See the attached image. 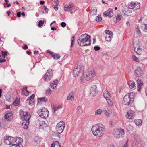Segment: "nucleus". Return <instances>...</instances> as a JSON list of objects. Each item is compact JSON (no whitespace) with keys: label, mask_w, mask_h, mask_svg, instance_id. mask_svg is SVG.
Here are the masks:
<instances>
[{"label":"nucleus","mask_w":147,"mask_h":147,"mask_svg":"<svg viewBox=\"0 0 147 147\" xmlns=\"http://www.w3.org/2000/svg\"><path fill=\"white\" fill-rule=\"evenodd\" d=\"M135 75L136 77L141 76L143 74V71L140 67H138L134 71Z\"/></svg>","instance_id":"obj_15"},{"label":"nucleus","mask_w":147,"mask_h":147,"mask_svg":"<svg viewBox=\"0 0 147 147\" xmlns=\"http://www.w3.org/2000/svg\"><path fill=\"white\" fill-rule=\"evenodd\" d=\"M27 88L26 87H25V88H24L22 91V94L26 96L28 95L29 94L27 90Z\"/></svg>","instance_id":"obj_31"},{"label":"nucleus","mask_w":147,"mask_h":147,"mask_svg":"<svg viewBox=\"0 0 147 147\" xmlns=\"http://www.w3.org/2000/svg\"><path fill=\"white\" fill-rule=\"evenodd\" d=\"M58 82V80H55L53 81L52 82H51L50 84L51 87L53 89L55 88L56 86L57 83Z\"/></svg>","instance_id":"obj_29"},{"label":"nucleus","mask_w":147,"mask_h":147,"mask_svg":"<svg viewBox=\"0 0 147 147\" xmlns=\"http://www.w3.org/2000/svg\"><path fill=\"white\" fill-rule=\"evenodd\" d=\"M21 13L20 12H17V16L18 17H20L21 16Z\"/></svg>","instance_id":"obj_62"},{"label":"nucleus","mask_w":147,"mask_h":147,"mask_svg":"<svg viewBox=\"0 0 147 147\" xmlns=\"http://www.w3.org/2000/svg\"><path fill=\"white\" fill-rule=\"evenodd\" d=\"M62 107L61 106H59L57 107H55L53 108V109L55 111H56L58 110L59 109L61 108Z\"/></svg>","instance_id":"obj_46"},{"label":"nucleus","mask_w":147,"mask_h":147,"mask_svg":"<svg viewBox=\"0 0 147 147\" xmlns=\"http://www.w3.org/2000/svg\"><path fill=\"white\" fill-rule=\"evenodd\" d=\"M44 10L45 11V13H48V9L45 6L43 7Z\"/></svg>","instance_id":"obj_53"},{"label":"nucleus","mask_w":147,"mask_h":147,"mask_svg":"<svg viewBox=\"0 0 147 147\" xmlns=\"http://www.w3.org/2000/svg\"><path fill=\"white\" fill-rule=\"evenodd\" d=\"M53 71L51 69H49L47 71L44 76V80L45 81H48L50 80L51 76L53 75Z\"/></svg>","instance_id":"obj_10"},{"label":"nucleus","mask_w":147,"mask_h":147,"mask_svg":"<svg viewBox=\"0 0 147 147\" xmlns=\"http://www.w3.org/2000/svg\"><path fill=\"white\" fill-rule=\"evenodd\" d=\"M134 49L137 55H140L142 53V51L141 49L138 46L136 47L134 46Z\"/></svg>","instance_id":"obj_21"},{"label":"nucleus","mask_w":147,"mask_h":147,"mask_svg":"<svg viewBox=\"0 0 147 147\" xmlns=\"http://www.w3.org/2000/svg\"><path fill=\"white\" fill-rule=\"evenodd\" d=\"M96 74L94 69H92L88 72H84L80 77V80L84 83L94 77Z\"/></svg>","instance_id":"obj_3"},{"label":"nucleus","mask_w":147,"mask_h":147,"mask_svg":"<svg viewBox=\"0 0 147 147\" xmlns=\"http://www.w3.org/2000/svg\"><path fill=\"white\" fill-rule=\"evenodd\" d=\"M5 118L8 121H10L12 117V112H10L7 113V114L4 115Z\"/></svg>","instance_id":"obj_23"},{"label":"nucleus","mask_w":147,"mask_h":147,"mask_svg":"<svg viewBox=\"0 0 147 147\" xmlns=\"http://www.w3.org/2000/svg\"><path fill=\"white\" fill-rule=\"evenodd\" d=\"M105 34H106V35H107V34H109V35L113 34V32L109 30H105Z\"/></svg>","instance_id":"obj_43"},{"label":"nucleus","mask_w":147,"mask_h":147,"mask_svg":"<svg viewBox=\"0 0 147 147\" xmlns=\"http://www.w3.org/2000/svg\"><path fill=\"white\" fill-rule=\"evenodd\" d=\"M98 92V90L96 86L95 85L92 86L90 89V95L92 96H95L97 94Z\"/></svg>","instance_id":"obj_13"},{"label":"nucleus","mask_w":147,"mask_h":147,"mask_svg":"<svg viewBox=\"0 0 147 147\" xmlns=\"http://www.w3.org/2000/svg\"><path fill=\"white\" fill-rule=\"evenodd\" d=\"M78 45L80 46H88L91 44L90 37L85 34L80 36L77 41Z\"/></svg>","instance_id":"obj_2"},{"label":"nucleus","mask_w":147,"mask_h":147,"mask_svg":"<svg viewBox=\"0 0 147 147\" xmlns=\"http://www.w3.org/2000/svg\"><path fill=\"white\" fill-rule=\"evenodd\" d=\"M103 96L104 98H105L106 100L107 99H110L111 98L110 94L107 90H105L104 92Z\"/></svg>","instance_id":"obj_24"},{"label":"nucleus","mask_w":147,"mask_h":147,"mask_svg":"<svg viewBox=\"0 0 147 147\" xmlns=\"http://www.w3.org/2000/svg\"><path fill=\"white\" fill-rule=\"evenodd\" d=\"M51 147H61V145L58 141H55L51 144Z\"/></svg>","instance_id":"obj_26"},{"label":"nucleus","mask_w":147,"mask_h":147,"mask_svg":"<svg viewBox=\"0 0 147 147\" xmlns=\"http://www.w3.org/2000/svg\"><path fill=\"white\" fill-rule=\"evenodd\" d=\"M135 123L136 125L141 126L142 125V121L141 119L135 120Z\"/></svg>","instance_id":"obj_32"},{"label":"nucleus","mask_w":147,"mask_h":147,"mask_svg":"<svg viewBox=\"0 0 147 147\" xmlns=\"http://www.w3.org/2000/svg\"><path fill=\"white\" fill-rule=\"evenodd\" d=\"M20 114L21 119L23 121L27 120V118H28L27 117H29V119L30 117V115L28 112H21Z\"/></svg>","instance_id":"obj_12"},{"label":"nucleus","mask_w":147,"mask_h":147,"mask_svg":"<svg viewBox=\"0 0 147 147\" xmlns=\"http://www.w3.org/2000/svg\"><path fill=\"white\" fill-rule=\"evenodd\" d=\"M104 111L105 113H106V115L107 114H108L109 115L111 113V112L110 110H109L107 107H106L104 108Z\"/></svg>","instance_id":"obj_36"},{"label":"nucleus","mask_w":147,"mask_h":147,"mask_svg":"<svg viewBox=\"0 0 147 147\" xmlns=\"http://www.w3.org/2000/svg\"><path fill=\"white\" fill-rule=\"evenodd\" d=\"M132 58L133 60L136 62H138L139 60L138 58L136 57L135 55H133L132 56Z\"/></svg>","instance_id":"obj_44"},{"label":"nucleus","mask_w":147,"mask_h":147,"mask_svg":"<svg viewBox=\"0 0 147 147\" xmlns=\"http://www.w3.org/2000/svg\"><path fill=\"white\" fill-rule=\"evenodd\" d=\"M75 38L74 36H73L72 37V38L71 40V48L73 47L74 46L73 45L75 42Z\"/></svg>","instance_id":"obj_41"},{"label":"nucleus","mask_w":147,"mask_h":147,"mask_svg":"<svg viewBox=\"0 0 147 147\" xmlns=\"http://www.w3.org/2000/svg\"><path fill=\"white\" fill-rule=\"evenodd\" d=\"M84 71L83 68L80 65L75 67L73 70V74L74 77H77L80 72H82Z\"/></svg>","instance_id":"obj_7"},{"label":"nucleus","mask_w":147,"mask_h":147,"mask_svg":"<svg viewBox=\"0 0 147 147\" xmlns=\"http://www.w3.org/2000/svg\"><path fill=\"white\" fill-rule=\"evenodd\" d=\"M66 24L65 22H63L61 23V26L62 27L64 28L66 26Z\"/></svg>","instance_id":"obj_58"},{"label":"nucleus","mask_w":147,"mask_h":147,"mask_svg":"<svg viewBox=\"0 0 147 147\" xmlns=\"http://www.w3.org/2000/svg\"><path fill=\"white\" fill-rule=\"evenodd\" d=\"M40 127L41 128H43L47 126V124L45 123L44 121H42L40 123Z\"/></svg>","instance_id":"obj_37"},{"label":"nucleus","mask_w":147,"mask_h":147,"mask_svg":"<svg viewBox=\"0 0 147 147\" xmlns=\"http://www.w3.org/2000/svg\"><path fill=\"white\" fill-rule=\"evenodd\" d=\"M43 7H40L39 9V11L41 13V14H45V12H44Z\"/></svg>","instance_id":"obj_50"},{"label":"nucleus","mask_w":147,"mask_h":147,"mask_svg":"<svg viewBox=\"0 0 147 147\" xmlns=\"http://www.w3.org/2000/svg\"><path fill=\"white\" fill-rule=\"evenodd\" d=\"M140 143V147H144V145L145 143L144 142L142 141H140V142L139 143Z\"/></svg>","instance_id":"obj_52"},{"label":"nucleus","mask_w":147,"mask_h":147,"mask_svg":"<svg viewBox=\"0 0 147 147\" xmlns=\"http://www.w3.org/2000/svg\"><path fill=\"white\" fill-rule=\"evenodd\" d=\"M6 61L5 59H0V63L4 62Z\"/></svg>","instance_id":"obj_63"},{"label":"nucleus","mask_w":147,"mask_h":147,"mask_svg":"<svg viewBox=\"0 0 147 147\" xmlns=\"http://www.w3.org/2000/svg\"><path fill=\"white\" fill-rule=\"evenodd\" d=\"M17 140V143L15 144L12 145L10 147H23L21 144L22 142V139L18 137L16 141Z\"/></svg>","instance_id":"obj_14"},{"label":"nucleus","mask_w":147,"mask_h":147,"mask_svg":"<svg viewBox=\"0 0 147 147\" xmlns=\"http://www.w3.org/2000/svg\"><path fill=\"white\" fill-rule=\"evenodd\" d=\"M58 3H56V6L54 7V9L56 11L58 9Z\"/></svg>","instance_id":"obj_59"},{"label":"nucleus","mask_w":147,"mask_h":147,"mask_svg":"<svg viewBox=\"0 0 147 147\" xmlns=\"http://www.w3.org/2000/svg\"><path fill=\"white\" fill-rule=\"evenodd\" d=\"M100 49V47H99V46H95L94 48V49L95 51L99 50Z\"/></svg>","instance_id":"obj_56"},{"label":"nucleus","mask_w":147,"mask_h":147,"mask_svg":"<svg viewBox=\"0 0 147 147\" xmlns=\"http://www.w3.org/2000/svg\"><path fill=\"white\" fill-rule=\"evenodd\" d=\"M18 138V137H17L16 139H15L11 136H6L5 137L4 142L8 145L15 144L17 142V140H16Z\"/></svg>","instance_id":"obj_5"},{"label":"nucleus","mask_w":147,"mask_h":147,"mask_svg":"<svg viewBox=\"0 0 147 147\" xmlns=\"http://www.w3.org/2000/svg\"><path fill=\"white\" fill-rule=\"evenodd\" d=\"M37 100L39 102H46L48 100L47 98L46 97L38 98Z\"/></svg>","instance_id":"obj_25"},{"label":"nucleus","mask_w":147,"mask_h":147,"mask_svg":"<svg viewBox=\"0 0 147 147\" xmlns=\"http://www.w3.org/2000/svg\"><path fill=\"white\" fill-rule=\"evenodd\" d=\"M97 10L96 8H92L90 11V14L92 15H96L97 13Z\"/></svg>","instance_id":"obj_30"},{"label":"nucleus","mask_w":147,"mask_h":147,"mask_svg":"<svg viewBox=\"0 0 147 147\" xmlns=\"http://www.w3.org/2000/svg\"><path fill=\"white\" fill-rule=\"evenodd\" d=\"M64 122H59L56 126V131L59 134L63 132L65 127Z\"/></svg>","instance_id":"obj_8"},{"label":"nucleus","mask_w":147,"mask_h":147,"mask_svg":"<svg viewBox=\"0 0 147 147\" xmlns=\"http://www.w3.org/2000/svg\"><path fill=\"white\" fill-rule=\"evenodd\" d=\"M138 91H139L141 89V87L143 85V82L141 79H138L137 80Z\"/></svg>","instance_id":"obj_18"},{"label":"nucleus","mask_w":147,"mask_h":147,"mask_svg":"<svg viewBox=\"0 0 147 147\" xmlns=\"http://www.w3.org/2000/svg\"><path fill=\"white\" fill-rule=\"evenodd\" d=\"M143 27H144L145 28L143 30L145 32H147V24L143 25Z\"/></svg>","instance_id":"obj_57"},{"label":"nucleus","mask_w":147,"mask_h":147,"mask_svg":"<svg viewBox=\"0 0 147 147\" xmlns=\"http://www.w3.org/2000/svg\"><path fill=\"white\" fill-rule=\"evenodd\" d=\"M29 102V104L31 106L33 105L34 104V100L32 99H28L27 100V101Z\"/></svg>","instance_id":"obj_42"},{"label":"nucleus","mask_w":147,"mask_h":147,"mask_svg":"<svg viewBox=\"0 0 147 147\" xmlns=\"http://www.w3.org/2000/svg\"><path fill=\"white\" fill-rule=\"evenodd\" d=\"M77 111L79 114H81L83 112V111L80 106H78L77 108Z\"/></svg>","instance_id":"obj_39"},{"label":"nucleus","mask_w":147,"mask_h":147,"mask_svg":"<svg viewBox=\"0 0 147 147\" xmlns=\"http://www.w3.org/2000/svg\"><path fill=\"white\" fill-rule=\"evenodd\" d=\"M20 102L17 100H16L13 102V104L15 106H18L20 104Z\"/></svg>","instance_id":"obj_45"},{"label":"nucleus","mask_w":147,"mask_h":147,"mask_svg":"<svg viewBox=\"0 0 147 147\" xmlns=\"http://www.w3.org/2000/svg\"><path fill=\"white\" fill-rule=\"evenodd\" d=\"M93 134L97 137H100L105 133V127L101 124L94 125L91 128Z\"/></svg>","instance_id":"obj_1"},{"label":"nucleus","mask_w":147,"mask_h":147,"mask_svg":"<svg viewBox=\"0 0 147 147\" xmlns=\"http://www.w3.org/2000/svg\"><path fill=\"white\" fill-rule=\"evenodd\" d=\"M44 23V21L40 20L38 22V26L39 27H41L43 24Z\"/></svg>","instance_id":"obj_47"},{"label":"nucleus","mask_w":147,"mask_h":147,"mask_svg":"<svg viewBox=\"0 0 147 147\" xmlns=\"http://www.w3.org/2000/svg\"><path fill=\"white\" fill-rule=\"evenodd\" d=\"M140 4L137 2H132L129 5V8L134 9V10H136L140 9Z\"/></svg>","instance_id":"obj_9"},{"label":"nucleus","mask_w":147,"mask_h":147,"mask_svg":"<svg viewBox=\"0 0 147 147\" xmlns=\"http://www.w3.org/2000/svg\"><path fill=\"white\" fill-rule=\"evenodd\" d=\"M52 55V57L55 59H59L60 57V56L58 54L56 53L54 54L52 52L49 51V52Z\"/></svg>","instance_id":"obj_27"},{"label":"nucleus","mask_w":147,"mask_h":147,"mask_svg":"<svg viewBox=\"0 0 147 147\" xmlns=\"http://www.w3.org/2000/svg\"><path fill=\"white\" fill-rule=\"evenodd\" d=\"M107 103L110 106H112L114 105V103L110 100V99L106 100Z\"/></svg>","instance_id":"obj_40"},{"label":"nucleus","mask_w":147,"mask_h":147,"mask_svg":"<svg viewBox=\"0 0 147 147\" xmlns=\"http://www.w3.org/2000/svg\"><path fill=\"white\" fill-rule=\"evenodd\" d=\"M29 117H27V118H28V120L23 121L22 123V125L23 126V128L24 129H27L28 128V125L29 123Z\"/></svg>","instance_id":"obj_19"},{"label":"nucleus","mask_w":147,"mask_h":147,"mask_svg":"<svg viewBox=\"0 0 147 147\" xmlns=\"http://www.w3.org/2000/svg\"><path fill=\"white\" fill-rule=\"evenodd\" d=\"M113 14V10L109 9L103 13L104 16H109V17H112Z\"/></svg>","instance_id":"obj_16"},{"label":"nucleus","mask_w":147,"mask_h":147,"mask_svg":"<svg viewBox=\"0 0 147 147\" xmlns=\"http://www.w3.org/2000/svg\"><path fill=\"white\" fill-rule=\"evenodd\" d=\"M128 84L131 89H135L136 88L135 82L133 81H129L128 82Z\"/></svg>","instance_id":"obj_22"},{"label":"nucleus","mask_w":147,"mask_h":147,"mask_svg":"<svg viewBox=\"0 0 147 147\" xmlns=\"http://www.w3.org/2000/svg\"><path fill=\"white\" fill-rule=\"evenodd\" d=\"M134 138L137 142H138V143L140 142V137L138 135H135L134 136Z\"/></svg>","instance_id":"obj_38"},{"label":"nucleus","mask_w":147,"mask_h":147,"mask_svg":"<svg viewBox=\"0 0 147 147\" xmlns=\"http://www.w3.org/2000/svg\"><path fill=\"white\" fill-rule=\"evenodd\" d=\"M124 134V130L120 129L117 130L114 135L115 137L116 138H120L122 137V136Z\"/></svg>","instance_id":"obj_11"},{"label":"nucleus","mask_w":147,"mask_h":147,"mask_svg":"<svg viewBox=\"0 0 147 147\" xmlns=\"http://www.w3.org/2000/svg\"><path fill=\"white\" fill-rule=\"evenodd\" d=\"M103 112L102 110L101 109L96 110L95 112V115H99L101 114Z\"/></svg>","instance_id":"obj_33"},{"label":"nucleus","mask_w":147,"mask_h":147,"mask_svg":"<svg viewBox=\"0 0 147 147\" xmlns=\"http://www.w3.org/2000/svg\"><path fill=\"white\" fill-rule=\"evenodd\" d=\"M37 113L40 116L44 118L47 117L49 115L48 111L45 108L38 110Z\"/></svg>","instance_id":"obj_6"},{"label":"nucleus","mask_w":147,"mask_h":147,"mask_svg":"<svg viewBox=\"0 0 147 147\" xmlns=\"http://www.w3.org/2000/svg\"><path fill=\"white\" fill-rule=\"evenodd\" d=\"M101 20V17L99 16H98L96 19V21H100Z\"/></svg>","instance_id":"obj_55"},{"label":"nucleus","mask_w":147,"mask_h":147,"mask_svg":"<svg viewBox=\"0 0 147 147\" xmlns=\"http://www.w3.org/2000/svg\"><path fill=\"white\" fill-rule=\"evenodd\" d=\"M22 48L24 50H26L28 49V47L26 45L24 44L23 45Z\"/></svg>","instance_id":"obj_54"},{"label":"nucleus","mask_w":147,"mask_h":147,"mask_svg":"<svg viewBox=\"0 0 147 147\" xmlns=\"http://www.w3.org/2000/svg\"><path fill=\"white\" fill-rule=\"evenodd\" d=\"M112 37L113 35H109V34H107L106 36L105 39L107 41L109 42L111 40V38Z\"/></svg>","instance_id":"obj_34"},{"label":"nucleus","mask_w":147,"mask_h":147,"mask_svg":"<svg viewBox=\"0 0 147 147\" xmlns=\"http://www.w3.org/2000/svg\"><path fill=\"white\" fill-rule=\"evenodd\" d=\"M73 6L71 4H68L66 5L64 7V10L65 11H70L73 8Z\"/></svg>","instance_id":"obj_20"},{"label":"nucleus","mask_w":147,"mask_h":147,"mask_svg":"<svg viewBox=\"0 0 147 147\" xmlns=\"http://www.w3.org/2000/svg\"><path fill=\"white\" fill-rule=\"evenodd\" d=\"M128 140L127 139V140L125 144L124 145V146L123 147H128Z\"/></svg>","instance_id":"obj_60"},{"label":"nucleus","mask_w":147,"mask_h":147,"mask_svg":"<svg viewBox=\"0 0 147 147\" xmlns=\"http://www.w3.org/2000/svg\"><path fill=\"white\" fill-rule=\"evenodd\" d=\"M2 57L5 58V56L7 55V52L6 51H2Z\"/></svg>","instance_id":"obj_51"},{"label":"nucleus","mask_w":147,"mask_h":147,"mask_svg":"<svg viewBox=\"0 0 147 147\" xmlns=\"http://www.w3.org/2000/svg\"><path fill=\"white\" fill-rule=\"evenodd\" d=\"M34 97L35 95L34 94H32L30 96L29 99L34 100Z\"/></svg>","instance_id":"obj_61"},{"label":"nucleus","mask_w":147,"mask_h":147,"mask_svg":"<svg viewBox=\"0 0 147 147\" xmlns=\"http://www.w3.org/2000/svg\"><path fill=\"white\" fill-rule=\"evenodd\" d=\"M74 99V94L72 92H71L67 97V99L68 100H73Z\"/></svg>","instance_id":"obj_28"},{"label":"nucleus","mask_w":147,"mask_h":147,"mask_svg":"<svg viewBox=\"0 0 147 147\" xmlns=\"http://www.w3.org/2000/svg\"><path fill=\"white\" fill-rule=\"evenodd\" d=\"M135 112L132 110H129L127 112L126 116V117L129 119H132L134 116Z\"/></svg>","instance_id":"obj_17"},{"label":"nucleus","mask_w":147,"mask_h":147,"mask_svg":"<svg viewBox=\"0 0 147 147\" xmlns=\"http://www.w3.org/2000/svg\"><path fill=\"white\" fill-rule=\"evenodd\" d=\"M51 89L49 88L47 90L46 93L47 94L50 95L51 92Z\"/></svg>","instance_id":"obj_49"},{"label":"nucleus","mask_w":147,"mask_h":147,"mask_svg":"<svg viewBox=\"0 0 147 147\" xmlns=\"http://www.w3.org/2000/svg\"><path fill=\"white\" fill-rule=\"evenodd\" d=\"M135 94L131 92L125 95L123 98V103L124 105L128 106L131 104L135 97Z\"/></svg>","instance_id":"obj_4"},{"label":"nucleus","mask_w":147,"mask_h":147,"mask_svg":"<svg viewBox=\"0 0 147 147\" xmlns=\"http://www.w3.org/2000/svg\"><path fill=\"white\" fill-rule=\"evenodd\" d=\"M121 16L120 15H118L116 17V21L117 22L120 21L121 19Z\"/></svg>","instance_id":"obj_48"},{"label":"nucleus","mask_w":147,"mask_h":147,"mask_svg":"<svg viewBox=\"0 0 147 147\" xmlns=\"http://www.w3.org/2000/svg\"><path fill=\"white\" fill-rule=\"evenodd\" d=\"M136 33L139 36L141 35V32L139 28V26L136 25Z\"/></svg>","instance_id":"obj_35"},{"label":"nucleus","mask_w":147,"mask_h":147,"mask_svg":"<svg viewBox=\"0 0 147 147\" xmlns=\"http://www.w3.org/2000/svg\"><path fill=\"white\" fill-rule=\"evenodd\" d=\"M132 147H137V145L136 144L133 143L132 144Z\"/></svg>","instance_id":"obj_64"}]
</instances>
